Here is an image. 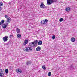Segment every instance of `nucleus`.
Listing matches in <instances>:
<instances>
[{"mask_svg": "<svg viewBox=\"0 0 77 77\" xmlns=\"http://www.w3.org/2000/svg\"><path fill=\"white\" fill-rule=\"evenodd\" d=\"M38 40H36L33 42H30L29 44V46L31 47H36L35 45L38 44Z\"/></svg>", "mask_w": 77, "mask_h": 77, "instance_id": "f257e3e1", "label": "nucleus"}, {"mask_svg": "<svg viewBox=\"0 0 77 77\" xmlns=\"http://www.w3.org/2000/svg\"><path fill=\"white\" fill-rule=\"evenodd\" d=\"M56 2L57 0H47V4L51 5V3H53Z\"/></svg>", "mask_w": 77, "mask_h": 77, "instance_id": "f03ea898", "label": "nucleus"}, {"mask_svg": "<svg viewBox=\"0 0 77 77\" xmlns=\"http://www.w3.org/2000/svg\"><path fill=\"white\" fill-rule=\"evenodd\" d=\"M40 6L41 8H47V7L45 6L44 3H41V5H40Z\"/></svg>", "mask_w": 77, "mask_h": 77, "instance_id": "7ed1b4c3", "label": "nucleus"}, {"mask_svg": "<svg viewBox=\"0 0 77 77\" xmlns=\"http://www.w3.org/2000/svg\"><path fill=\"white\" fill-rule=\"evenodd\" d=\"M32 50V48L31 47H27L26 48V49H25V51H29L30 50Z\"/></svg>", "mask_w": 77, "mask_h": 77, "instance_id": "20e7f679", "label": "nucleus"}, {"mask_svg": "<svg viewBox=\"0 0 77 77\" xmlns=\"http://www.w3.org/2000/svg\"><path fill=\"white\" fill-rule=\"evenodd\" d=\"M8 37L7 36H5L4 37H3V39L4 41V42H6L8 41Z\"/></svg>", "mask_w": 77, "mask_h": 77, "instance_id": "39448f33", "label": "nucleus"}, {"mask_svg": "<svg viewBox=\"0 0 77 77\" xmlns=\"http://www.w3.org/2000/svg\"><path fill=\"white\" fill-rule=\"evenodd\" d=\"M48 22V20L47 19H45L43 20V24H45Z\"/></svg>", "mask_w": 77, "mask_h": 77, "instance_id": "423d86ee", "label": "nucleus"}, {"mask_svg": "<svg viewBox=\"0 0 77 77\" xmlns=\"http://www.w3.org/2000/svg\"><path fill=\"white\" fill-rule=\"evenodd\" d=\"M17 72V73H21V72H22V71H21V70L20 69H18L17 70H16Z\"/></svg>", "mask_w": 77, "mask_h": 77, "instance_id": "0eeeda50", "label": "nucleus"}, {"mask_svg": "<svg viewBox=\"0 0 77 77\" xmlns=\"http://www.w3.org/2000/svg\"><path fill=\"white\" fill-rule=\"evenodd\" d=\"M36 50L37 51H41V47L38 46L36 48Z\"/></svg>", "mask_w": 77, "mask_h": 77, "instance_id": "6e6552de", "label": "nucleus"}, {"mask_svg": "<svg viewBox=\"0 0 77 77\" xmlns=\"http://www.w3.org/2000/svg\"><path fill=\"white\" fill-rule=\"evenodd\" d=\"M71 41L72 42H75V38H74V37H72V38H71Z\"/></svg>", "mask_w": 77, "mask_h": 77, "instance_id": "1a4fd4ad", "label": "nucleus"}, {"mask_svg": "<svg viewBox=\"0 0 77 77\" xmlns=\"http://www.w3.org/2000/svg\"><path fill=\"white\" fill-rule=\"evenodd\" d=\"M28 43V40H25L23 43L24 45H26Z\"/></svg>", "mask_w": 77, "mask_h": 77, "instance_id": "9d476101", "label": "nucleus"}, {"mask_svg": "<svg viewBox=\"0 0 77 77\" xmlns=\"http://www.w3.org/2000/svg\"><path fill=\"white\" fill-rule=\"evenodd\" d=\"M5 23V20H2L0 22V25H2Z\"/></svg>", "mask_w": 77, "mask_h": 77, "instance_id": "9b49d317", "label": "nucleus"}, {"mask_svg": "<svg viewBox=\"0 0 77 77\" xmlns=\"http://www.w3.org/2000/svg\"><path fill=\"white\" fill-rule=\"evenodd\" d=\"M17 32V33H20V30L19 28H17L16 30Z\"/></svg>", "mask_w": 77, "mask_h": 77, "instance_id": "f8f14e48", "label": "nucleus"}, {"mask_svg": "<svg viewBox=\"0 0 77 77\" xmlns=\"http://www.w3.org/2000/svg\"><path fill=\"white\" fill-rule=\"evenodd\" d=\"M7 27V26L6 24H4L2 25V28L3 29H6Z\"/></svg>", "mask_w": 77, "mask_h": 77, "instance_id": "ddd939ff", "label": "nucleus"}, {"mask_svg": "<svg viewBox=\"0 0 77 77\" xmlns=\"http://www.w3.org/2000/svg\"><path fill=\"white\" fill-rule=\"evenodd\" d=\"M42 41L41 40H40L38 42V45H41V44H42Z\"/></svg>", "mask_w": 77, "mask_h": 77, "instance_id": "4468645a", "label": "nucleus"}, {"mask_svg": "<svg viewBox=\"0 0 77 77\" xmlns=\"http://www.w3.org/2000/svg\"><path fill=\"white\" fill-rule=\"evenodd\" d=\"M17 37L18 38H21V35L20 34H18L17 35Z\"/></svg>", "mask_w": 77, "mask_h": 77, "instance_id": "2eb2a0df", "label": "nucleus"}, {"mask_svg": "<svg viewBox=\"0 0 77 77\" xmlns=\"http://www.w3.org/2000/svg\"><path fill=\"white\" fill-rule=\"evenodd\" d=\"M42 68L44 70H45V69H46V67H45V66L44 65L42 66Z\"/></svg>", "mask_w": 77, "mask_h": 77, "instance_id": "dca6fc26", "label": "nucleus"}, {"mask_svg": "<svg viewBox=\"0 0 77 77\" xmlns=\"http://www.w3.org/2000/svg\"><path fill=\"white\" fill-rule=\"evenodd\" d=\"M5 73H6V74H8V73L9 72V70H8V69H5Z\"/></svg>", "mask_w": 77, "mask_h": 77, "instance_id": "f3484780", "label": "nucleus"}, {"mask_svg": "<svg viewBox=\"0 0 77 77\" xmlns=\"http://www.w3.org/2000/svg\"><path fill=\"white\" fill-rule=\"evenodd\" d=\"M11 20L9 18H7V22L8 23H10V22H11Z\"/></svg>", "mask_w": 77, "mask_h": 77, "instance_id": "a211bd4d", "label": "nucleus"}, {"mask_svg": "<svg viewBox=\"0 0 77 77\" xmlns=\"http://www.w3.org/2000/svg\"><path fill=\"white\" fill-rule=\"evenodd\" d=\"M31 62L30 61H28V62L26 63V64L27 65H30L31 63Z\"/></svg>", "mask_w": 77, "mask_h": 77, "instance_id": "6ab92c4d", "label": "nucleus"}, {"mask_svg": "<svg viewBox=\"0 0 77 77\" xmlns=\"http://www.w3.org/2000/svg\"><path fill=\"white\" fill-rule=\"evenodd\" d=\"M63 18H61L59 19V21H60V22H62V21H63Z\"/></svg>", "mask_w": 77, "mask_h": 77, "instance_id": "aec40b11", "label": "nucleus"}, {"mask_svg": "<svg viewBox=\"0 0 77 77\" xmlns=\"http://www.w3.org/2000/svg\"><path fill=\"white\" fill-rule=\"evenodd\" d=\"M55 35H53L52 36V39H55Z\"/></svg>", "mask_w": 77, "mask_h": 77, "instance_id": "412c9836", "label": "nucleus"}, {"mask_svg": "<svg viewBox=\"0 0 77 77\" xmlns=\"http://www.w3.org/2000/svg\"><path fill=\"white\" fill-rule=\"evenodd\" d=\"M3 6V2H0V6Z\"/></svg>", "mask_w": 77, "mask_h": 77, "instance_id": "4be33fe9", "label": "nucleus"}, {"mask_svg": "<svg viewBox=\"0 0 77 77\" xmlns=\"http://www.w3.org/2000/svg\"><path fill=\"white\" fill-rule=\"evenodd\" d=\"M68 12H69V11L71 10V8H70L69 7H68Z\"/></svg>", "mask_w": 77, "mask_h": 77, "instance_id": "5701e85b", "label": "nucleus"}, {"mask_svg": "<svg viewBox=\"0 0 77 77\" xmlns=\"http://www.w3.org/2000/svg\"><path fill=\"white\" fill-rule=\"evenodd\" d=\"M51 72H49L48 74V76H51Z\"/></svg>", "mask_w": 77, "mask_h": 77, "instance_id": "b1692460", "label": "nucleus"}, {"mask_svg": "<svg viewBox=\"0 0 77 77\" xmlns=\"http://www.w3.org/2000/svg\"><path fill=\"white\" fill-rule=\"evenodd\" d=\"M6 45H9V42H8V43H6Z\"/></svg>", "mask_w": 77, "mask_h": 77, "instance_id": "393cba45", "label": "nucleus"}, {"mask_svg": "<svg viewBox=\"0 0 77 77\" xmlns=\"http://www.w3.org/2000/svg\"><path fill=\"white\" fill-rule=\"evenodd\" d=\"M5 18H7V19H8V16H7V15H5Z\"/></svg>", "mask_w": 77, "mask_h": 77, "instance_id": "a878e982", "label": "nucleus"}, {"mask_svg": "<svg viewBox=\"0 0 77 77\" xmlns=\"http://www.w3.org/2000/svg\"><path fill=\"white\" fill-rule=\"evenodd\" d=\"M66 11H68V8H66Z\"/></svg>", "mask_w": 77, "mask_h": 77, "instance_id": "bb28decb", "label": "nucleus"}, {"mask_svg": "<svg viewBox=\"0 0 77 77\" xmlns=\"http://www.w3.org/2000/svg\"><path fill=\"white\" fill-rule=\"evenodd\" d=\"M41 24H43V21H41Z\"/></svg>", "mask_w": 77, "mask_h": 77, "instance_id": "cd10ccee", "label": "nucleus"}, {"mask_svg": "<svg viewBox=\"0 0 77 77\" xmlns=\"http://www.w3.org/2000/svg\"><path fill=\"white\" fill-rule=\"evenodd\" d=\"M8 24H9V23H7L5 25L7 26V25H8Z\"/></svg>", "mask_w": 77, "mask_h": 77, "instance_id": "c85d7f7f", "label": "nucleus"}, {"mask_svg": "<svg viewBox=\"0 0 77 77\" xmlns=\"http://www.w3.org/2000/svg\"><path fill=\"white\" fill-rule=\"evenodd\" d=\"M1 10H2V7H0V11H1Z\"/></svg>", "mask_w": 77, "mask_h": 77, "instance_id": "c756f323", "label": "nucleus"}, {"mask_svg": "<svg viewBox=\"0 0 77 77\" xmlns=\"http://www.w3.org/2000/svg\"><path fill=\"white\" fill-rule=\"evenodd\" d=\"M12 37V35H10V38H11Z\"/></svg>", "mask_w": 77, "mask_h": 77, "instance_id": "7c9ffc66", "label": "nucleus"}]
</instances>
